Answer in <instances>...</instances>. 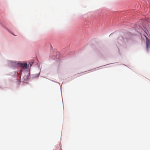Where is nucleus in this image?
Masks as SVG:
<instances>
[{"label":"nucleus","mask_w":150,"mask_h":150,"mask_svg":"<svg viewBox=\"0 0 150 150\" xmlns=\"http://www.w3.org/2000/svg\"><path fill=\"white\" fill-rule=\"evenodd\" d=\"M18 65L20 67L24 69H26L27 67V64L26 63H19L18 64Z\"/></svg>","instance_id":"1"},{"label":"nucleus","mask_w":150,"mask_h":150,"mask_svg":"<svg viewBox=\"0 0 150 150\" xmlns=\"http://www.w3.org/2000/svg\"><path fill=\"white\" fill-rule=\"evenodd\" d=\"M146 47L148 51L150 48V41L147 38H146Z\"/></svg>","instance_id":"2"}]
</instances>
